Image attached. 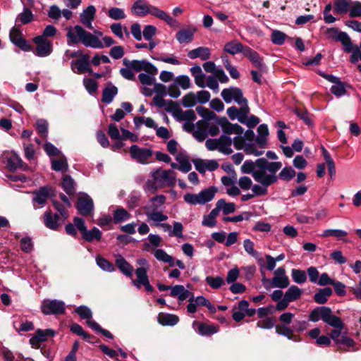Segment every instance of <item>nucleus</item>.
<instances>
[{
    "instance_id": "nucleus-42",
    "label": "nucleus",
    "mask_w": 361,
    "mask_h": 361,
    "mask_svg": "<svg viewBox=\"0 0 361 361\" xmlns=\"http://www.w3.org/2000/svg\"><path fill=\"white\" fill-rule=\"evenodd\" d=\"M338 345V348L342 350H348L347 348H350L355 345L354 341L348 336L346 332H343L339 340L335 343Z\"/></svg>"
},
{
    "instance_id": "nucleus-34",
    "label": "nucleus",
    "mask_w": 361,
    "mask_h": 361,
    "mask_svg": "<svg viewBox=\"0 0 361 361\" xmlns=\"http://www.w3.org/2000/svg\"><path fill=\"white\" fill-rule=\"evenodd\" d=\"M205 121H199L192 133L193 137L199 142H202L207 136V126Z\"/></svg>"
},
{
    "instance_id": "nucleus-25",
    "label": "nucleus",
    "mask_w": 361,
    "mask_h": 361,
    "mask_svg": "<svg viewBox=\"0 0 361 361\" xmlns=\"http://www.w3.org/2000/svg\"><path fill=\"white\" fill-rule=\"evenodd\" d=\"M188 56L190 59L200 58L202 61L208 60L211 56V51L208 47H199L188 52Z\"/></svg>"
},
{
    "instance_id": "nucleus-36",
    "label": "nucleus",
    "mask_w": 361,
    "mask_h": 361,
    "mask_svg": "<svg viewBox=\"0 0 361 361\" xmlns=\"http://www.w3.org/2000/svg\"><path fill=\"white\" fill-rule=\"evenodd\" d=\"M130 214L123 207H117L113 212V221L115 224H120L130 218Z\"/></svg>"
},
{
    "instance_id": "nucleus-60",
    "label": "nucleus",
    "mask_w": 361,
    "mask_h": 361,
    "mask_svg": "<svg viewBox=\"0 0 361 361\" xmlns=\"http://www.w3.org/2000/svg\"><path fill=\"white\" fill-rule=\"evenodd\" d=\"M177 117L180 121L193 122L196 119V115L193 110H186L183 111L179 110L177 113Z\"/></svg>"
},
{
    "instance_id": "nucleus-64",
    "label": "nucleus",
    "mask_w": 361,
    "mask_h": 361,
    "mask_svg": "<svg viewBox=\"0 0 361 361\" xmlns=\"http://www.w3.org/2000/svg\"><path fill=\"white\" fill-rule=\"evenodd\" d=\"M83 85L89 94L92 95L97 92L98 88L97 82L91 78H85L83 79Z\"/></svg>"
},
{
    "instance_id": "nucleus-8",
    "label": "nucleus",
    "mask_w": 361,
    "mask_h": 361,
    "mask_svg": "<svg viewBox=\"0 0 361 361\" xmlns=\"http://www.w3.org/2000/svg\"><path fill=\"white\" fill-rule=\"evenodd\" d=\"M309 319L313 322H317L319 319H322L328 325H336L335 322H337L336 315L332 314L331 308L326 306L314 308L310 312Z\"/></svg>"
},
{
    "instance_id": "nucleus-31",
    "label": "nucleus",
    "mask_w": 361,
    "mask_h": 361,
    "mask_svg": "<svg viewBox=\"0 0 361 361\" xmlns=\"http://www.w3.org/2000/svg\"><path fill=\"white\" fill-rule=\"evenodd\" d=\"M170 295L172 297H178V300L182 302L190 298L192 293L182 285H176L171 286Z\"/></svg>"
},
{
    "instance_id": "nucleus-51",
    "label": "nucleus",
    "mask_w": 361,
    "mask_h": 361,
    "mask_svg": "<svg viewBox=\"0 0 361 361\" xmlns=\"http://www.w3.org/2000/svg\"><path fill=\"white\" fill-rule=\"evenodd\" d=\"M291 276L293 281L298 284L304 283L307 281V273L301 269H293Z\"/></svg>"
},
{
    "instance_id": "nucleus-1",
    "label": "nucleus",
    "mask_w": 361,
    "mask_h": 361,
    "mask_svg": "<svg viewBox=\"0 0 361 361\" xmlns=\"http://www.w3.org/2000/svg\"><path fill=\"white\" fill-rule=\"evenodd\" d=\"M281 167V161H269L265 158H259L255 161H245L240 170L243 173L251 174L256 182L271 185L277 181L276 173Z\"/></svg>"
},
{
    "instance_id": "nucleus-57",
    "label": "nucleus",
    "mask_w": 361,
    "mask_h": 361,
    "mask_svg": "<svg viewBox=\"0 0 361 361\" xmlns=\"http://www.w3.org/2000/svg\"><path fill=\"white\" fill-rule=\"evenodd\" d=\"M108 16L114 20H118L126 18V15L123 8L113 7L108 11Z\"/></svg>"
},
{
    "instance_id": "nucleus-12",
    "label": "nucleus",
    "mask_w": 361,
    "mask_h": 361,
    "mask_svg": "<svg viewBox=\"0 0 361 361\" xmlns=\"http://www.w3.org/2000/svg\"><path fill=\"white\" fill-rule=\"evenodd\" d=\"M42 312L46 314H61L65 312V303L58 300H44L42 306Z\"/></svg>"
},
{
    "instance_id": "nucleus-54",
    "label": "nucleus",
    "mask_w": 361,
    "mask_h": 361,
    "mask_svg": "<svg viewBox=\"0 0 361 361\" xmlns=\"http://www.w3.org/2000/svg\"><path fill=\"white\" fill-rule=\"evenodd\" d=\"M345 87L346 85L340 80L331 86V92L336 97H341L346 94Z\"/></svg>"
},
{
    "instance_id": "nucleus-50",
    "label": "nucleus",
    "mask_w": 361,
    "mask_h": 361,
    "mask_svg": "<svg viewBox=\"0 0 361 361\" xmlns=\"http://www.w3.org/2000/svg\"><path fill=\"white\" fill-rule=\"evenodd\" d=\"M350 0H338L334 4V11L336 13L342 14L350 11Z\"/></svg>"
},
{
    "instance_id": "nucleus-4",
    "label": "nucleus",
    "mask_w": 361,
    "mask_h": 361,
    "mask_svg": "<svg viewBox=\"0 0 361 361\" xmlns=\"http://www.w3.org/2000/svg\"><path fill=\"white\" fill-rule=\"evenodd\" d=\"M131 12L136 16L144 17L148 14L166 22L171 27H174L178 22L169 14L159 8L148 4L145 0H137L131 6Z\"/></svg>"
},
{
    "instance_id": "nucleus-23",
    "label": "nucleus",
    "mask_w": 361,
    "mask_h": 361,
    "mask_svg": "<svg viewBox=\"0 0 361 361\" xmlns=\"http://www.w3.org/2000/svg\"><path fill=\"white\" fill-rule=\"evenodd\" d=\"M145 215L147 216V221L151 222V225L155 226H159V224L168 219L167 215L156 209L147 210L145 212Z\"/></svg>"
},
{
    "instance_id": "nucleus-44",
    "label": "nucleus",
    "mask_w": 361,
    "mask_h": 361,
    "mask_svg": "<svg viewBox=\"0 0 361 361\" xmlns=\"http://www.w3.org/2000/svg\"><path fill=\"white\" fill-rule=\"evenodd\" d=\"M83 239L86 241L92 242L94 240H99L102 237L101 231L96 227H94L91 230H85L82 234Z\"/></svg>"
},
{
    "instance_id": "nucleus-37",
    "label": "nucleus",
    "mask_w": 361,
    "mask_h": 361,
    "mask_svg": "<svg viewBox=\"0 0 361 361\" xmlns=\"http://www.w3.org/2000/svg\"><path fill=\"white\" fill-rule=\"evenodd\" d=\"M336 319H337V322H335L336 324L330 325L334 329L330 333V339H332L334 343H336V341L340 339L341 335L343 334L342 331L344 329V324L341 319L337 316H336Z\"/></svg>"
},
{
    "instance_id": "nucleus-58",
    "label": "nucleus",
    "mask_w": 361,
    "mask_h": 361,
    "mask_svg": "<svg viewBox=\"0 0 361 361\" xmlns=\"http://www.w3.org/2000/svg\"><path fill=\"white\" fill-rule=\"evenodd\" d=\"M174 82L183 90H188L192 87L191 80L190 78L186 75H180L177 76Z\"/></svg>"
},
{
    "instance_id": "nucleus-53",
    "label": "nucleus",
    "mask_w": 361,
    "mask_h": 361,
    "mask_svg": "<svg viewBox=\"0 0 361 361\" xmlns=\"http://www.w3.org/2000/svg\"><path fill=\"white\" fill-rule=\"evenodd\" d=\"M286 38L287 35L284 32L278 30H273L271 35V42L276 45L283 44Z\"/></svg>"
},
{
    "instance_id": "nucleus-29",
    "label": "nucleus",
    "mask_w": 361,
    "mask_h": 361,
    "mask_svg": "<svg viewBox=\"0 0 361 361\" xmlns=\"http://www.w3.org/2000/svg\"><path fill=\"white\" fill-rule=\"evenodd\" d=\"M243 55L249 59V60L253 63L255 66L259 69H262L264 67V64L262 62L261 57L259 54L252 50L249 47H245Z\"/></svg>"
},
{
    "instance_id": "nucleus-24",
    "label": "nucleus",
    "mask_w": 361,
    "mask_h": 361,
    "mask_svg": "<svg viewBox=\"0 0 361 361\" xmlns=\"http://www.w3.org/2000/svg\"><path fill=\"white\" fill-rule=\"evenodd\" d=\"M196 31L195 27L180 29L176 35V39L180 44H188L191 42L194 38Z\"/></svg>"
},
{
    "instance_id": "nucleus-30",
    "label": "nucleus",
    "mask_w": 361,
    "mask_h": 361,
    "mask_svg": "<svg viewBox=\"0 0 361 361\" xmlns=\"http://www.w3.org/2000/svg\"><path fill=\"white\" fill-rule=\"evenodd\" d=\"M118 94V88L111 82L107 83L103 90L102 101L105 104L112 102L114 97Z\"/></svg>"
},
{
    "instance_id": "nucleus-20",
    "label": "nucleus",
    "mask_w": 361,
    "mask_h": 361,
    "mask_svg": "<svg viewBox=\"0 0 361 361\" xmlns=\"http://www.w3.org/2000/svg\"><path fill=\"white\" fill-rule=\"evenodd\" d=\"M10 39L11 42L24 51L30 49V45L25 39L22 37L21 32L19 29L13 27L10 31Z\"/></svg>"
},
{
    "instance_id": "nucleus-22",
    "label": "nucleus",
    "mask_w": 361,
    "mask_h": 361,
    "mask_svg": "<svg viewBox=\"0 0 361 361\" xmlns=\"http://www.w3.org/2000/svg\"><path fill=\"white\" fill-rule=\"evenodd\" d=\"M62 219L57 214H52L49 212H46L44 214V223L46 227L54 231L57 230L59 226L63 223Z\"/></svg>"
},
{
    "instance_id": "nucleus-17",
    "label": "nucleus",
    "mask_w": 361,
    "mask_h": 361,
    "mask_svg": "<svg viewBox=\"0 0 361 361\" xmlns=\"http://www.w3.org/2000/svg\"><path fill=\"white\" fill-rule=\"evenodd\" d=\"M51 188L49 186L40 188L38 190L33 192V205L35 207H42L46 203L51 194Z\"/></svg>"
},
{
    "instance_id": "nucleus-7",
    "label": "nucleus",
    "mask_w": 361,
    "mask_h": 361,
    "mask_svg": "<svg viewBox=\"0 0 361 361\" xmlns=\"http://www.w3.org/2000/svg\"><path fill=\"white\" fill-rule=\"evenodd\" d=\"M216 192L217 188L214 186H211L197 194L186 193L183 196V200L187 204L190 205H204L211 202Z\"/></svg>"
},
{
    "instance_id": "nucleus-41",
    "label": "nucleus",
    "mask_w": 361,
    "mask_h": 361,
    "mask_svg": "<svg viewBox=\"0 0 361 361\" xmlns=\"http://www.w3.org/2000/svg\"><path fill=\"white\" fill-rule=\"evenodd\" d=\"M258 136L256 138V142L261 147H264L267 142V136L269 135L268 126L266 124H261L257 128Z\"/></svg>"
},
{
    "instance_id": "nucleus-39",
    "label": "nucleus",
    "mask_w": 361,
    "mask_h": 361,
    "mask_svg": "<svg viewBox=\"0 0 361 361\" xmlns=\"http://www.w3.org/2000/svg\"><path fill=\"white\" fill-rule=\"evenodd\" d=\"M332 293V290L329 287L319 289L314 296V301L318 304L323 305L327 302Z\"/></svg>"
},
{
    "instance_id": "nucleus-6",
    "label": "nucleus",
    "mask_w": 361,
    "mask_h": 361,
    "mask_svg": "<svg viewBox=\"0 0 361 361\" xmlns=\"http://www.w3.org/2000/svg\"><path fill=\"white\" fill-rule=\"evenodd\" d=\"M137 264L140 266L135 270L136 279H132V284L137 289L144 286L146 291L152 293L154 288L151 286L147 276L149 263L145 258L137 259Z\"/></svg>"
},
{
    "instance_id": "nucleus-45",
    "label": "nucleus",
    "mask_w": 361,
    "mask_h": 361,
    "mask_svg": "<svg viewBox=\"0 0 361 361\" xmlns=\"http://www.w3.org/2000/svg\"><path fill=\"white\" fill-rule=\"evenodd\" d=\"M176 159L180 164L178 167L179 171L183 173H188L191 170L192 166L186 156L179 153L177 154Z\"/></svg>"
},
{
    "instance_id": "nucleus-62",
    "label": "nucleus",
    "mask_w": 361,
    "mask_h": 361,
    "mask_svg": "<svg viewBox=\"0 0 361 361\" xmlns=\"http://www.w3.org/2000/svg\"><path fill=\"white\" fill-rule=\"evenodd\" d=\"M197 103L196 95L194 92H190L186 94L182 98V104L184 107H192Z\"/></svg>"
},
{
    "instance_id": "nucleus-16",
    "label": "nucleus",
    "mask_w": 361,
    "mask_h": 361,
    "mask_svg": "<svg viewBox=\"0 0 361 361\" xmlns=\"http://www.w3.org/2000/svg\"><path fill=\"white\" fill-rule=\"evenodd\" d=\"M55 335L54 330L48 329L42 330L38 329L35 334L30 339V344L33 348H39L42 343L45 342L49 337H52Z\"/></svg>"
},
{
    "instance_id": "nucleus-32",
    "label": "nucleus",
    "mask_w": 361,
    "mask_h": 361,
    "mask_svg": "<svg viewBox=\"0 0 361 361\" xmlns=\"http://www.w3.org/2000/svg\"><path fill=\"white\" fill-rule=\"evenodd\" d=\"M219 151L224 154H231L233 152L231 149L232 139L226 135H221L218 139Z\"/></svg>"
},
{
    "instance_id": "nucleus-55",
    "label": "nucleus",
    "mask_w": 361,
    "mask_h": 361,
    "mask_svg": "<svg viewBox=\"0 0 361 361\" xmlns=\"http://www.w3.org/2000/svg\"><path fill=\"white\" fill-rule=\"evenodd\" d=\"M347 232L344 230L341 229H326L323 231V232L320 234V236L322 238L326 237H335L337 238H342L343 237L347 235Z\"/></svg>"
},
{
    "instance_id": "nucleus-28",
    "label": "nucleus",
    "mask_w": 361,
    "mask_h": 361,
    "mask_svg": "<svg viewBox=\"0 0 361 361\" xmlns=\"http://www.w3.org/2000/svg\"><path fill=\"white\" fill-rule=\"evenodd\" d=\"M218 124L221 126L224 135H229L232 133L241 134L243 133V128L238 124L230 123L226 118H224L218 121Z\"/></svg>"
},
{
    "instance_id": "nucleus-47",
    "label": "nucleus",
    "mask_w": 361,
    "mask_h": 361,
    "mask_svg": "<svg viewBox=\"0 0 361 361\" xmlns=\"http://www.w3.org/2000/svg\"><path fill=\"white\" fill-rule=\"evenodd\" d=\"M219 327L214 325H208L204 323H200L198 325L197 332L202 336L212 335L217 333Z\"/></svg>"
},
{
    "instance_id": "nucleus-33",
    "label": "nucleus",
    "mask_w": 361,
    "mask_h": 361,
    "mask_svg": "<svg viewBox=\"0 0 361 361\" xmlns=\"http://www.w3.org/2000/svg\"><path fill=\"white\" fill-rule=\"evenodd\" d=\"M245 47L246 46H244L243 44L238 42L237 40H233L226 43L224 46V49L225 51L231 55H235L238 53H242L243 54Z\"/></svg>"
},
{
    "instance_id": "nucleus-52",
    "label": "nucleus",
    "mask_w": 361,
    "mask_h": 361,
    "mask_svg": "<svg viewBox=\"0 0 361 361\" xmlns=\"http://www.w3.org/2000/svg\"><path fill=\"white\" fill-rule=\"evenodd\" d=\"M96 262L97 266L104 271L113 272L115 271L113 264L102 256H97L96 257Z\"/></svg>"
},
{
    "instance_id": "nucleus-21",
    "label": "nucleus",
    "mask_w": 361,
    "mask_h": 361,
    "mask_svg": "<svg viewBox=\"0 0 361 361\" xmlns=\"http://www.w3.org/2000/svg\"><path fill=\"white\" fill-rule=\"evenodd\" d=\"M153 103L159 108H164L169 112H174L178 109L177 104L172 100H165L163 95H155L153 98Z\"/></svg>"
},
{
    "instance_id": "nucleus-56",
    "label": "nucleus",
    "mask_w": 361,
    "mask_h": 361,
    "mask_svg": "<svg viewBox=\"0 0 361 361\" xmlns=\"http://www.w3.org/2000/svg\"><path fill=\"white\" fill-rule=\"evenodd\" d=\"M33 19V14L32 11L27 8H24L23 12L18 14L16 22H20L21 24H27L31 22Z\"/></svg>"
},
{
    "instance_id": "nucleus-13",
    "label": "nucleus",
    "mask_w": 361,
    "mask_h": 361,
    "mask_svg": "<svg viewBox=\"0 0 361 361\" xmlns=\"http://www.w3.org/2000/svg\"><path fill=\"white\" fill-rule=\"evenodd\" d=\"M1 158L6 167L11 171H16L18 169L22 167V159L14 152H4Z\"/></svg>"
},
{
    "instance_id": "nucleus-43",
    "label": "nucleus",
    "mask_w": 361,
    "mask_h": 361,
    "mask_svg": "<svg viewBox=\"0 0 361 361\" xmlns=\"http://www.w3.org/2000/svg\"><path fill=\"white\" fill-rule=\"evenodd\" d=\"M217 206L224 214L227 215L235 211V204L233 202H226L224 199H220L216 202Z\"/></svg>"
},
{
    "instance_id": "nucleus-46",
    "label": "nucleus",
    "mask_w": 361,
    "mask_h": 361,
    "mask_svg": "<svg viewBox=\"0 0 361 361\" xmlns=\"http://www.w3.org/2000/svg\"><path fill=\"white\" fill-rule=\"evenodd\" d=\"M196 111L204 118L203 121L210 122L211 121H216L218 118L214 111L203 106H197Z\"/></svg>"
},
{
    "instance_id": "nucleus-49",
    "label": "nucleus",
    "mask_w": 361,
    "mask_h": 361,
    "mask_svg": "<svg viewBox=\"0 0 361 361\" xmlns=\"http://www.w3.org/2000/svg\"><path fill=\"white\" fill-rule=\"evenodd\" d=\"M51 168L56 171H66L68 169L66 158L63 157L59 159H53L51 161Z\"/></svg>"
},
{
    "instance_id": "nucleus-9",
    "label": "nucleus",
    "mask_w": 361,
    "mask_h": 361,
    "mask_svg": "<svg viewBox=\"0 0 361 361\" xmlns=\"http://www.w3.org/2000/svg\"><path fill=\"white\" fill-rule=\"evenodd\" d=\"M123 63L128 68H131L136 72L145 71L149 75H157L158 69L152 63L146 60H129L126 58L123 59Z\"/></svg>"
},
{
    "instance_id": "nucleus-38",
    "label": "nucleus",
    "mask_w": 361,
    "mask_h": 361,
    "mask_svg": "<svg viewBox=\"0 0 361 361\" xmlns=\"http://www.w3.org/2000/svg\"><path fill=\"white\" fill-rule=\"evenodd\" d=\"M153 254L158 261L167 263L170 267L175 266L173 257L168 255L163 249H156Z\"/></svg>"
},
{
    "instance_id": "nucleus-15",
    "label": "nucleus",
    "mask_w": 361,
    "mask_h": 361,
    "mask_svg": "<svg viewBox=\"0 0 361 361\" xmlns=\"http://www.w3.org/2000/svg\"><path fill=\"white\" fill-rule=\"evenodd\" d=\"M71 70L77 74H82L85 72L92 73V68L90 66V56L87 54L81 55V57L71 63Z\"/></svg>"
},
{
    "instance_id": "nucleus-5",
    "label": "nucleus",
    "mask_w": 361,
    "mask_h": 361,
    "mask_svg": "<svg viewBox=\"0 0 361 361\" xmlns=\"http://www.w3.org/2000/svg\"><path fill=\"white\" fill-rule=\"evenodd\" d=\"M221 95L226 104H230L234 101L240 106L239 121L243 122L250 112V109L247 105V100L243 97L242 90L238 87H231L224 89Z\"/></svg>"
},
{
    "instance_id": "nucleus-19",
    "label": "nucleus",
    "mask_w": 361,
    "mask_h": 361,
    "mask_svg": "<svg viewBox=\"0 0 361 361\" xmlns=\"http://www.w3.org/2000/svg\"><path fill=\"white\" fill-rule=\"evenodd\" d=\"M96 14V8L94 6H87L80 15L81 23L88 29L92 30V21Z\"/></svg>"
},
{
    "instance_id": "nucleus-26",
    "label": "nucleus",
    "mask_w": 361,
    "mask_h": 361,
    "mask_svg": "<svg viewBox=\"0 0 361 361\" xmlns=\"http://www.w3.org/2000/svg\"><path fill=\"white\" fill-rule=\"evenodd\" d=\"M190 71L195 80V85L201 88L206 87V75L202 72V68L199 65H195L190 68Z\"/></svg>"
},
{
    "instance_id": "nucleus-40",
    "label": "nucleus",
    "mask_w": 361,
    "mask_h": 361,
    "mask_svg": "<svg viewBox=\"0 0 361 361\" xmlns=\"http://www.w3.org/2000/svg\"><path fill=\"white\" fill-rule=\"evenodd\" d=\"M302 294V290L293 285L288 288L283 296L292 302L300 298Z\"/></svg>"
},
{
    "instance_id": "nucleus-63",
    "label": "nucleus",
    "mask_w": 361,
    "mask_h": 361,
    "mask_svg": "<svg viewBox=\"0 0 361 361\" xmlns=\"http://www.w3.org/2000/svg\"><path fill=\"white\" fill-rule=\"evenodd\" d=\"M75 312H76L82 319L88 320L91 319L92 317V312L91 310L85 305H81L80 307H78L75 310Z\"/></svg>"
},
{
    "instance_id": "nucleus-27",
    "label": "nucleus",
    "mask_w": 361,
    "mask_h": 361,
    "mask_svg": "<svg viewBox=\"0 0 361 361\" xmlns=\"http://www.w3.org/2000/svg\"><path fill=\"white\" fill-rule=\"evenodd\" d=\"M116 265L118 269L125 276L132 277L133 274V267L121 255H118L116 257Z\"/></svg>"
},
{
    "instance_id": "nucleus-18",
    "label": "nucleus",
    "mask_w": 361,
    "mask_h": 361,
    "mask_svg": "<svg viewBox=\"0 0 361 361\" xmlns=\"http://www.w3.org/2000/svg\"><path fill=\"white\" fill-rule=\"evenodd\" d=\"M76 208L78 212L83 216L90 214L94 209V204L92 198L87 195H84L80 197L78 200Z\"/></svg>"
},
{
    "instance_id": "nucleus-3",
    "label": "nucleus",
    "mask_w": 361,
    "mask_h": 361,
    "mask_svg": "<svg viewBox=\"0 0 361 361\" xmlns=\"http://www.w3.org/2000/svg\"><path fill=\"white\" fill-rule=\"evenodd\" d=\"M152 179L147 180L144 190L146 192L154 193L159 188L166 185L174 186L176 183V173L173 170L154 169L150 173Z\"/></svg>"
},
{
    "instance_id": "nucleus-48",
    "label": "nucleus",
    "mask_w": 361,
    "mask_h": 361,
    "mask_svg": "<svg viewBox=\"0 0 361 361\" xmlns=\"http://www.w3.org/2000/svg\"><path fill=\"white\" fill-rule=\"evenodd\" d=\"M75 182L69 176H65L62 181V188L63 190L68 195H72L75 192Z\"/></svg>"
},
{
    "instance_id": "nucleus-11",
    "label": "nucleus",
    "mask_w": 361,
    "mask_h": 361,
    "mask_svg": "<svg viewBox=\"0 0 361 361\" xmlns=\"http://www.w3.org/2000/svg\"><path fill=\"white\" fill-rule=\"evenodd\" d=\"M130 157L141 164H149V159L153 155V151L150 148L140 147L134 145L130 147Z\"/></svg>"
},
{
    "instance_id": "nucleus-35",
    "label": "nucleus",
    "mask_w": 361,
    "mask_h": 361,
    "mask_svg": "<svg viewBox=\"0 0 361 361\" xmlns=\"http://www.w3.org/2000/svg\"><path fill=\"white\" fill-rule=\"evenodd\" d=\"M157 319L158 322L163 326H174L179 321L178 316L166 313H159Z\"/></svg>"
},
{
    "instance_id": "nucleus-2",
    "label": "nucleus",
    "mask_w": 361,
    "mask_h": 361,
    "mask_svg": "<svg viewBox=\"0 0 361 361\" xmlns=\"http://www.w3.org/2000/svg\"><path fill=\"white\" fill-rule=\"evenodd\" d=\"M102 37L100 31H94L93 33L87 32L80 25H75L67 28L68 44H82L86 47L93 49H102L103 44L99 39Z\"/></svg>"
},
{
    "instance_id": "nucleus-14",
    "label": "nucleus",
    "mask_w": 361,
    "mask_h": 361,
    "mask_svg": "<svg viewBox=\"0 0 361 361\" xmlns=\"http://www.w3.org/2000/svg\"><path fill=\"white\" fill-rule=\"evenodd\" d=\"M36 44L35 54L39 57H46L52 52V44L50 41L44 37H36L34 38Z\"/></svg>"
},
{
    "instance_id": "nucleus-61",
    "label": "nucleus",
    "mask_w": 361,
    "mask_h": 361,
    "mask_svg": "<svg viewBox=\"0 0 361 361\" xmlns=\"http://www.w3.org/2000/svg\"><path fill=\"white\" fill-rule=\"evenodd\" d=\"M295 176V170L290 166L284 167L279 173L278 178L285 181L290 180Z\"/></svg>"
},
{
    "instance_id": "nucleus-59",
    "label": "nucleus",
    "mask_w": 361,
    "mask_h": 361,
    "mask_svg": "<svg viewBox=\"0 0 361 361\" xmlns=\"http://www.w3.org/2000/svg\"><path fill=\"white\" fill-rule=\"evenodd\" d=\"M207 283L214 289L220 288L224 284V281L221 276H207L205 279Z\"/></svg>"
},
{
    "instance_id": "nucleus-10",
    "label": "nucleus",
    "mask_w": 361,
    "mask_h": 361,
    "mask_svg": "<svg viewBox=\"0 0 361 361\" xmlns=\"http://www.w3.org/2000/svg\"><path fill=\"white\" fill-rule=\"evenodd\" d=\"M267 283H271V287L285 288H287L290 284V281L288 276L286 274V269L284 267H281L276 269L274 272V276L271 281L267 279H262V283L266 288H268Z\"/></svg>"
}]
</instances>
